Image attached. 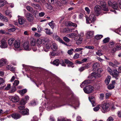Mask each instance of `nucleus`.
I'll use <instances>...</instances> for the list:
<instances>
[{
	"instance_id": "nucleus-31",
	"label": "nucleus",
	"mask_w": 121,
	"mask_h": 121,
	"mask_svg": "<svg viewBox=\"0 0 121 121\" xmlns=\"http://www.w3.org/2000/svg\"><path fill=\"white\" fill-rule=\"evenodd\" d=\"M111 77L110 76H108V78L105 80V82L107 85H108L110 81V79Z\"/></svg>"
},
{
	"instance_id": "nucleus-25",
	"label": "nucleus",
	"mask_w": 121,
	"mask_h": 121,
	"mask_svg": "<svg viewBox=\"0 0 121 121\" xmlns=\"http://www.w3.org/2000/svg\"><path fill=\"white\" fill-rule=\"evenodd\" d=\"M18 22L20 24L22 25L25 23V21L23 18L21 17L18 18Z\"/></svg>"
},
{
	"instance_id": "nucleus-46",
	"label": "nucleus",
	"mask_w": 121,
	"mask_h": 121,
	"mask_svg": "<svg viewBox=\"0 0 121 121\" xmlns=\"http://www.w3.org/2000/svg\"><path fill=\"white\" fill-rule=\"evenodd\" d=\"M101 52V50H98L97 52H96V54L99 56H101L102 55V54Z\"/></svg>"
},
{
	"instance_id": "nucleus-18",
	"label": "nucleus",
	"mask_w": 121,
	"mask_h": 121,
	"mask_svg": "<svg viewBox=\"0 0 121 121\" xmlns=\"http://www.w3.org/2000/svg\"><path fill=\"white\" fill-rule=\"evenodd\" d=\"M16 41L13 38H10L8 41V43L9 45L13 46Z\"/></svg>"
},
{
	"instance_id": "nucleus-53",
	"label": "nucleus",
	"mask_w": 121,
	"mask_h": 121,
	"mask_svg": "<svg viewBox=\"0 0 121 121\" xmlns=\"http://www.w3.org/2000/svg\"><path fill=\"white\" fill-rule=\"evenodd\" d=\"M38 32L40 33L41 31L43 30V28L41 26H38L37 27Z\"/></svg>"
},
{
	"instance_id": "nucleus-2",
	"label": "nucleus",
	"mask_w": 121,
	"mask_h": 121,
	"mask_svg": "<svg viewBox=\"0 0 121 121\" xmlns=\"http://www.w3.org/2000/svg\"><path fill=\"white\" fill-rule=\"evenodd\" d=\"M85 92L87 94L91 93L94 91V87L91 86L89 85L86 86L83 88Z\"/></svg>"
},
{
	"instance_id": "nucleus-45",
	"label": "nucleus",
	"mask_w": 121,
	"mask_h": 121,
	"mask_svg": "<svg viewBox=\"0 0 121 121\" xmlns=\"http://www.w3.org/2000/svg\"><path fill=\"white\" fill-rule=\"evenodd\" d=\"M6 68L10 70H13L14 69L13 67L11 65H7L6 66Z\"/></svg>"
},
{
	"instance_id": "nucleus-7",
	"label": "nucleus",
	"mask_w": 121,
	"mask_h": 121,
	"mask_svg": "<svg viewBox=\"0 0 121 121\" xmlns=\"http://www.w3.org/2000/svg\"><path fill=\"white\" fill-rule=\"evenodd\" d=\"M101 7V9L104 11H109V9L108 7L106 5L105 3H104L103 4L101 3L100 4Z\"/></svg>"
},
{
	"instance_id": "nucleus-28",
	"label": "nucleus",
	"mask_w": 121,
	"mask_h": 121,
	"mask_svg": "<svg viewBox=\"0 0 121 121\" xmlns=\"http://www.w3.org/2000/svg\"><path fill=\"white\" fill-rule=\"evenodd\" d=\"M112 7L114 9H116L118 7V4L116 2H114L112 5Z\"/></svg>"
},
{
	"instance_id": "nucleus-20",
	"label": "nucleus",
	"mask_w": 121,
	"mask_h": 121,
	"mask_svg": "<svg viewBox=\"0 0 121 121\" xmlns=\"http://www.w3.org/2000/svg\"><path fill=\"white\" fill-rule=\"evenodd\" d=\"M93 32L92 31H89L86 34V37L87 38L89 39L92 37L93 35Z\"/></svg>"
},
{
	"instance_id": "nucleus-33",
	"label": "nucleus",
	"mask_w": 121,
	"mask_h": 121,
	"mask_svg": "<svg viewBox=\"0 0 121 121\" xmlns=\"http://www.w3.org/2000/svg\"><path fill=\"white\" fill-rule=\"evenodd\" d=\"M45 31L46 34L48 35H50L52 34V33L51 32L50 30L48 28H45Z\"/></svg>"
},
{
	"instance_id": "nucleus-21",
	"label": "nucleus",
	"mask_w": 121,
	"mask_h": 121,
	"mask_svg": "<svg viewBox=\"0 0 121 121\" xmlns=\"http://www.w3.org/2000/svg\"><path fill=\"white\" fill-rule=\"evenodd\" d=\"M97 73H93L91 75L88 77L92 81L95 79L96 77Z\"/></svg>"
},
{
	"instance_id": "nucleus-23",
	"label": "nucleus",
	"mask_w": 121,
	"mask_h": 121,
	"mask_svg": "<svg viewBox=\"0 0 121 121\" xmlns=\"http://www.w3.org/2000/svg\"><path fill=\"white\" fill-rule=\"evenodd\" d=\"M31 5L35 8L37 9H40V6L38 4H35L34 3H31Z\"/></svg>"
},
{
	"instance_id": "nucleus-1",
	"label": "nucleus",
	"mask_w": 121,
	"mask_h": 121,
	"mask_svg": "<svg viewBox=\"0 0 121 121\" xmlns=\"http://www.w3.org/2000/svg\"><path fill=\"white\" fill-rule=\"evenodd\" d=\"M109 106L110 105L108 103H104L102 104L101 107L102 112L104 113H105L109 111L110 110Z\"/></svg>"
},
{
	"instance_id": "nucleus-59",
	"label": "nucleus",
	"mask_w": 121,
	"mask_h": 121,
	"mask_svg": "<svg viewBox=\"0 0 121 121\" xmlns=\"http://www.w3.org/2000/svg\"><path fill=\"white\" fill-rule=\"evenodd\" d=\"M79 54L76 53L73 56V58L74 59H78L79 58Z\"/></svg>"
},
{
	"instance_id": "nucleus-32",
	"label": "nucleus",
	"mask_w": 121,
	"mask_h": 121,
	"mask_svg": "<svg viewBox=\"0 0 121 121\" xmlns=\"http://www.w3.org/2000/svg\"><path fill=\"white\" fill-rule=\"evenodd\" d=\"M45 5L47 8L50 10H52V6L50 4L46 3L45 4Z\"/></svg>"
},
{
	"instance_id": "nucleus-11",
	"label": "nucleus",
	"mask_w": 121,
	"mask_h": 121,
	"mask_svg": "<svg viewBox=\"0 0 121 121\" xmlns=\"http://www.w3.org/2000/svg\"><path fill=\"white\" fill-rule=\"evenodd\" d=\"M95 16L93 14H91L89 16V20L91 23H94L96 20Z\"/></svg>"
},
{
	"instance_id": "nucleus-3",
	"label": "nucleus",
	"mask_w": 121,
	"mask_h": 121,
	"mask_svg": "<svg viewBox=\"0 0 121 121\" xmlns=\"http://www.w3.org/2000/svg\"><path fill=\"white\" fill-rule=\"evenodd\" d=\"M52 37L54 39L56 40L60 43L67 46H70L68 45L66 43L61 39L56 34L54 33L53 34Z\"/></svg>"
},
{
	"instance_id": "nucleus-60",
	"label": "nucleus",
	"mask_w": 121,
	"mask_h": 121,
	"mask_svg": "<svg viewBox=\"0 0 121 121\" xmlns=\"http://www.w3.org/2000/svg\"><path fill=\"white\" fill-rule=\"evenodd\" d=\"M85 10L87 12V14H89L90 13V11L88 7H86L85 8Z\"/></svg>"
},
{
	"instance_id": "nucleus-63",
	"label": "nucleus",
	"mask_w": 121,
	"mask_h": 121,
	"mask_svg": "<svg viewBox=\"0 0 121 121\" xmlns=\"http://www.w3.org/2000/svg\"><path fill=\"white\" fill-rule=\"evenodd\" d=\"M37 117L36 116H35L33 117L31 121H37Z\"/></svg>"
},
{
	"instance_id": "nucleus-24",
	"label": "nucleus",
	"mask_w": 121,
	"mask_h": 121,
	"mask_svg": "<svg viewBox=\"0 0 121 121\" xmlns=\"http://www.w3.org/2000/svg\"><path fill=\"white\" fill-rule=\"evenodd\" d=\"M0 19L5 22H7L8 21L7 18L1 14L0 16Z\"/></svg>"
},
{
	"instance_id": "nucleus-5",
	"label": "nucleus",
	"mask_w": 121,
	"mask_h": 121,
	"mask_svg": "<svg viewBox=\"0 0 121 121\" xmlns=\"http://www.w3.org/2000/svg\"><path fill=\"white\" fill-rule=\"evenodd\" d=\"M25 16L27 20L29 22H32L34 19L33 15L30 13H27L25 15Z\"/></svg>"
},
{
	"instance_id": "nucleus-35",
	"label": "nucleus",
	"mask_w": 121,
	"mask_h": 121,
	"mask_svg": "<svg viewBox=\"0 0 121 121\" xmlns=\"http://www.w3.org/2000/svg\"><path fill=\"white\" fill-rule=\"evenodd\" d=\"M5 13L6 14L8 15L10 17V18L12 17L11 12L10 10H7L5 11Z\"/></svg>"
},
{
	"instance_id": "nucleus-55",
	"label": "nucleus",
	"mask_w": 121,
	"mask_h": 121,
	"mask_svg": "<svg viewBox=\"0 0 121 121\" xmlns=\"http://www.w3.org/2000/svg\"><path fill=\"white\" fill-rule=\"evenodd\" d=\"M53 21H52L51 22H49L48 24L49 25L52 29H53L54 28V26L53 25Z\"/></svg>"
},
{
	"instance_id": "nucleus-52",
	"label": "nucleus",
	"mask_w": 121,
	"mask_h": 121,
	"mask_svg": "<svg viewBox=\"0 0 121 121\" xmlns=\"http://www.w3.org/2000/svg\"><path fill=\"white\" fill-rule=\"evenodd\" d=\"M63 40L66 42H69L70 39L66 37H64L63 38Z\"/></svg>"
},
{
	"instance_id": "nucleus-10",
	"label": "nucleus",
	"mask_w": 121,
	"mask_h": 121,
	"mask_svg": "<svg viewBox=\"0 0 121 121\" xmlns=\"http://www.w3.org/2000/svg\"><path fill=\"white\" fill-rule=\"evenodd\" d=\"M20 45V42L19 41H16L13 45L14 49L15 50L19 48Z\"/></svg>"
},
{
	"instance_id": "nucleus-19",
	"label": "nucleus",
	"mask_w": 121,
	"mask_h": 121,
	"mask_svg": "<svg viewBox=\"0 0 121 121\" xmlns=\"http://www.w3.org/2000/svg\"><path fill=\"white\" fill-rule=\"evenodd\" d=\"M112 72L114 74L113 75H112L113 77L117 79H118V76L119 73L118 71L116 69H115L113 70Z\"/></svg>"
},
{
	"instance_id": "nucleus-8",
	"label": "nucleus",
	"mask_w": 121,
	"mask_h": 121,
	"mask_svg": "<svg viewBox=\"0 0 121 121\" xmlns=\"http://www.w3.org/2000/svg\"><path fill=\"white\" fill-rule=\"evenodd\" d=\"M49 44L48 42H45L43 45V50L46 52H48L50 48Z\"/></svg>"
},
{
	"instance_id": "nucleus-27",
	"label": "nucleus",
	"mask_w": 121,
	"mask_h": 121,
	"mask_svg": "<svg viewBox=\"0 0 121 121\" xmlns=\"http://www.w3.org/2000/svg\"><path fill=\"white\" fill-rule=\"evenodd\" d=\"M60 63V61L58 59H56L53 61V64L56 66H58Z\"/></svg>"
},
{
	"instance_id": "nucleus-56",
	"label": "nucleus",
	"mask_w": 121,
	"mask_h": 121,
	"mask_svg": "<svg viewBox=\"0 0 121 121\" xmlns=\"http://www.w3.org/2000/svg\"><path fill=\"white\" fill-rule=\"evenodd\" d=\"M45 14V13L43 12H41L39 13V17H43Z\"/></svg>"
},
{
	"instance_id": "nucleus-13",
	"label": "nucleus",
	"mask_w": 121,
	"mask_h": 121,
	"mask_svg": "<svg viewBox=\"0 0 121 121\" xmlns=\"http://www.w3.org/2000/svg\"><path fill=\"white\" fill-rule=\"evenodd\" d=\"M19 112L23 115H27L29 114V110L27 109H24Z\"/></svg>"
},
{
	"instance_id": "nucleus-42",
	"label": "nucleus",
	"mask_w": 121,
	"mask_h": 121,
	"mask_svg": "<svg viewBox=\"0 0 121 121\" xmlns=\"http://www.w3.org/2000/svg\"><path fill=\"white\" fill-rule=\"evenodd\" d=\"M19 82L18 80H15L13 83V87H15L17 86L19 84Z\"/></svg>"
},
{
	"instance_id": "nucleus-26",
	"label": "nucleus",
	"mask_w": 121,
	"mask_h": 121,
	"mask_svg": "<svg viewBox=\"0 0 121 121\" xmlns=\"http://www.w3.org/2000/svg\"><path fill=\"white\" fill-rule=\"evenodd\" d=\"M52 48L53 51H56L58 49L57 44L55 43H53L52 46Z\"/></svg>"
},
{
	"instance_id": "nucleus-48",
	"label": "nucleus",
	"mask_w": 121,
	"mask_h": 121,
	"mask_svg": "<svg viewBox=\"0 0 121 121\" xmlns=\"http://www.w3.org/2000/svg\"><path fill=\"white\" fill-rule=\"evenodd\" d=\"M26 8L30 12H32L33 10V8L29 6H26Z\"/></svg>"
},
{
	"instance_id": "nucleus-17",
	"label": "nucleus",
	"mask_w": 121,
	"mask_h": 121,
	"mask_svg": "<svg viewBox=\"0 0 121 121\" xmlns=\"http://www.w3.org/2000/svg\"><path fill=\"white\" fill-rule=\"evenodd\" d=\"M91 80L90 79L89 80H86L84 81L83 82H82L81 84L80 85V86L82 88L83 86L89 84L91 82Z\"/></svg>"
},
{
	"instance_id": "nucleus-64",
	"label": "nucleus",
	"mask_w": 121,
	"mask_h": 121,
	"mask_svg": "<svg viewBox=\"0 0 121 121\" xmlns=\"http://www.w3.org/2000/svg\"><path fill=\"white\" fill-rule=\"evenodd\" d=\"M113 121V118L111 117H110L107 119V121Z\"/></svg>"
},
{
	"instance_id": "nucleus-57",
	"label": "nucleus",
	"mask_w": 121,
	"mask_h": 121,
	"mask_svg": "<svg viewBox=\"0 0 121 121\" xmlns=\"http://www.w3.org/2000/svg\"><path fill=\"white\" fill-rule=\"evenodd\" d=\"M90 65V64L88 63L86 64L85 66H83L84 69L88 68L89 67Z\"/></svg>"
},
{
	"instance_id": "nucleus-62",
	"label": "nucleus",
	"mask_w": 121,
	"mask_h": 121,
	"mask_svg": "<svg viewBox=\"0 0 121 121\" xmlns=\"http://www.w3.org/2000/svg\"><path fill=\"white\" fill-rule=\"evenodd\" d=\"M24 108L25 107L23 105L21 106H19L18 107V108L19 109V111L23 110L24 109Z\"/></svg>"
},
{
	"instance_id": "nucleus-49",
	"label": "nucleus",
	"mask_w": 121,
	"mask_h": 121,
	"mask_svg": "<svg viewBox=\"0 0 121 121\" xmlns=\"http://www.w3.org/2000/svg\"><path fill=\"white\" fill-rule=\"evenodd\" d=\"M73 51L74 49H73L71 48L68 51L67 53L69 55H72L73 54V52H72V51Z\"/></svg>"
},
{
	"instance_id": "nucleus-43",
	"label": "nucleus",
	"mask_w": 121,
	"mask_h": 121,
	"mask_svg": "<svg viewBox=\"0 0 121 121\" xmlns=\"http://www.w3.org/2000/svg\"><path fill=\"white\" fill-rule=\"evenodd\" d=\"M5 82V81L3 78H0V85H4Z\"/></svg>"
},
{
	"instance_id": "nucleus-54",
	"label": "nucleus",
	"mask_w": 121,
	"mask_h": 121,
	"mask_svg": "<svg viewBox=\"0 0 121 121\" xmlns=\"http://www.w3.org/2000/svg\"><path fill=\"white\" fill-rule=\"evenodd\" d=\"M60 63L62 66H65L66 65L64 63L63 60H61L60 61Z\"/></svg>"
},
{
	"instance_id": "nucleus-61",
	"label": "nucleus",
	"mask_w": 121,
	"mask_h": 121,
	"mask_svg": "<svg viewBox=\"0 0 121 121\" xmlns=\"http://www.w3.org/2000/svg\"><path fill=\"white\" fill-rule=\"evenodd\" d=\"M15 30L16 29L14 28H12L8 29V31L10 32H13L15 31Z\"/></svg>"
},
{
	"instance_id": "nucleus-22",
	"label": "nucleus",
	"mask_w": 121,
	"mask_h": 121,
	"mask_svg": "<svg viewBox=\"0 0 121 121\" xmlns=\"http://www.w3.org/2000/svg\"><path fill=\"white\" fill-rule=\"evenodd\" d=\"M66 25L68 26H72L75 27H77V25L75 23H73L71 22H68L66 23Z\"/></svg>"
},
{
	"instance_id": "nucleus-47",
	"label": "nucleus",
	"mask_w": 121,
	"mask_h": 121,
	"mask_svg": "<svg viewBox=\"0 0 121 121\" xmlns=\"http://www.w3.org/2000/svg\"><path fill=\"white\" fill-rule=\"evenodd\" d=\"M66 36L70 38H72L74 36V33H71L69 34H67Z\"/></svg>"
},
{
	"instance_id": "nucleus-58",
	"label": "nucleus",
	"mask_w": 121,
	"mask_h": 121,
	"mask_svg": "<svg viewBox=\"0 0 121 121\" xmlns=\"http://www.w3.org/2000/svg\"><path fill=\"white\" fill-rule=\"evenodd\" d=\"M83 49L82 48H77L75 50L74 52H78L83 50Z\"/></svg>"
},
{
	"instance_id": "nucleus-29",
	"label": "nucleus",
	"mask_w": 121,
	"mask_h": 121,
	"mask_svg": "<svg viewBox=\"0 0 121 121\" xmlns=\"http://www.w3.org/2000/svg\"><path fill=\"white\" fill-rule=\"evenodd\" d=\"M7 4H8V3L6 1H0V7H3Z\"/></svg>"
},
{
	"instance_id": "nucleus-14",
	"label": "nucleus",
	"mask_w": 121,
	"mask_h": 121,
	"mask_svg": "<svg viewBox=\"0 0 121 121\" xmlns=\"http://www.w3.org/2000/svg\"><path fill=\"white\" fill-rule=\"evenodd\" d=\"M89 100L93 106H94L96 105L94 97L92 96H90L89 97Z\"/></svg>"
},
{
	"instance_id": "nucleus-36",
	"label": "nucleus",
	"mask_w": 121,
	"mask_h": 121,
	"mask_svg": "<svg viewBox=\"0 0 121 121\" xmlns=\"http://www.w3.org/2000/svg\"><path fill=\"white\" fill-rule=\"evenodd\" d=\"M65 62L66 64H69L70 65H72L73 64L72 62L67 59H65Z\"/></svg>"
},
{
	"instance_id": "nucleus-44",
	"label": "nucleus",
	"mask_w": 121,
	"mask_h": 121,
	"mask_svg": "<svg viewBox=\"0 0 121 121\" xmlns=\"http://www.w3.org/2000/svg\"><path fill=\"white\" fill-rule=\"evenodd\" d=\"M107 70L108 72H109L110 74L112 75H113L114 74L112 72V70L109 67H108L107 69Z\"/></svg>"
},
{
	"instance_id": "nucleus-30",
	"label": "nucleus",
	"mask_w": 121,
	"mask_h": 121,
	"mask_svg": "<svg viewBox=\"0 0 121 121\" xmlns=\"http://www.w3.org/2000/svg\"><path fill=\"white\" fill-rule=\"evenodd\" d=\"M27 90L26 89H23L22 90H20L19 91V92L20 94L22 95H23L26 93L27 92Z\"/></svg>"
},
{
	"instance_id": "nucleus-12",
	"label": "nucleus",
	"mask_w": 121,
	"mask_h": 121,
	"mask_svg": "<svg viewBox=\"0 0 121 121\" xmlns=\"http://www.w3.org/2000/svg\"><path fill=\"white\" fill-rule=\"evenodd\" d=\"M10 100L13 102H17L19 101V98L17 96H13L11 97Z\"/></svg>"
},
{
	"instance_id": "nucleus-6",
	"label": "nucleus",
	"mask_w": 121,
	"mask_h": 121,
	"mask_svg": "<svg viewBox=\"0 0 121 121\" xmlns=\"http://www.w3.org/2000/svg\"><path fill=\"white\" fill-rule=\"evenodd\" d=\"M23 47L26 50L30 51L31 50L30 48L29 47V44L28 41H26L24 43Z\"/></svg>"
},
{
	"instance_id": "nucleus-38",
	"label": "nucleus",
	"mask_w": 121,
	"mask_h": 121,
	"mask_svg": "<svg viewBox=\"0 0 121 121\" xmlns=\"http://www.w3.org/2000/svg\"><path fill=\"white\" fill-rule=\"evenodd\" d=\"M101 107V105H98L95 107L93 108L94 110L95 111H98Z\"/></svg>"
},
{
	"instance_id": "nucleus-16",
	"label": "nucleus",
	"mask_w": 121,
	"mask_h": 121,
	"mask_svg": "<svg viewBox=\"0 0 121 121\" xmlns=\"http://www.w3.org/2000/svg\"><path fill=\"white\" fill-rule=\"evenodd\" d=\"M99 66V64L98 63H96L94 64L93 66L92 70L93 71H97Z\"/></svg>"
},
{
	"instance_id": "nucleus-34",
	"label": "nucleus",
	"mask_w": 121,
	"mask_h": 121,
	"mask_svg": "<svg viewBox=\"0 0 121 121\" xmlns=\"http://www.w3.org/2000/svg\"><path fill=\"white\" fill-rule=\"evenodd\" d=\"M6 60H4L0 61V66H3L4 64L6 63Z\"/></svg>"
},
{
	"instance_id": "nucleus-50",
	"label": "nucleus",
	"mask_w": 121,
	"mask_h": 121,
	"mask_svg": "<svg viewBox=\"0 0 121 121\" xmlns=\"http://www.w3.org/2000/svg\"><path fill=\"white\" fill-rule=\"evenodd\" d=\"M16 90V87H13V88L10 90L9 92L10 93H13Z\"/></svg>"
},
{
	"instance_id": "nucleus-41",
	"label": "nucleus",
	"mask_w": 121,
	"mask_h": 121,
	"mask_svg": "<svg viewBox=\"0 0 121 121\" xmlns=\"http://www.w3.org/2000/svg\"><path fill=\"white\" fill-rule=\"evenodd\" d=\"M114 86L112 84H110L108 86V88L109 90H111L114 88Z\"/></svg>"
},
{
	"instance_id": "nucleus-37",
	"label": "nucleus",
	"mask_w": 121,
	"mask_h": 121,
	"mask_svg": "<svg viewBox=\"0 0 121 121\" xmlns=\"http://www.w3.org/2000/svg\"><path fill=\"white\" fill-rule=\"evenodd\" d=\"M110 40V38L108 37L105 38L103 40V43H107L109 42Z\"/></svg>"
},
{
	"instance_id": "nucleus-39",
	"label": "nucleus",
	"mask_w": 121,
	"mask_h": 121,
	"mask_svg": "<svg viewBox=\"0 0 121 121\" xmlns=\"http://www.w3.org/2000/svg\"><path fill=\"white\" fill-rule=\"evenodd\" d=\"M30 44L31 46H34L35 44V40L33 39L32 40L31 39Z\"/></svg>"
},
{
	"instance_id": "nucleus-9",
	"label": "nucleus",
	"mask_w": 121,
	"mask_h": 121,
	"mask_svg": "<svg viewBox=\"0 0 121 121\" xmlns=\"http://www.w3.org/2000/svg\"><path fill=\"white\" fill-rule=\"evenodd\" d=\"M1 45L0 47L2 48H5L7 47V44L6 41L4 39H2L1 41Z\"/></svg>"
},
{
	"instance_id": "nucleus-40",
	"label": "nucleus",
	"mask_w": 121,
	"mask_h": 121,
	"mask_svg": "<svg viewBox=\"0 0 121 121\" xmlns=\"http://www.w3.org/2000/svg\"><path fill=\"white\" fill-rule=\"evenodd\" d=\"M103 37V36L101 35H96L95 37V39L99 40L100 39Z\"/></svg>"
},
{
	"instance_id": "nucleus-15",
	"label": "nucleus",
	"mask_w": 121,
	"mask_h": 121,
	"mask_svg": "<svg viewBox=\"0 0 121 121\" xmlns=\"http://www.w3.org/2000/svg\"><path fill=\"white\" fill-rule=\"evenodd\" d=\"M11 117L15 119L19 118L21 117L20 114L17 113H14L11 115Z\"/></svg>"
},
{
	"instance_id": "nucleus-51",
	"label": "nucleus",
	"mask_w": 121,
	"mask_h": 121,
	"mask_svg": "<svg viewBox=\"0 0 121 121\" xmlns=\"http://www.w3.org/2000/svg\"><path fill=\"white\" fill-rule=\"evenodd\" d=\"M114 44V42H110L109 43V48H112L113 47Z\"/></svg>"
},
{
	"instance_id": "nucleus-4",
	"label": "nucleus",
	"mask_w": 121,
	"mask_h": 121,
	"mask_svg": "<svg viewBox=\"0 0 121 121\" xmlns=\"http://www.w3.org/2000/svg\"><path fill=\"white\" fill-rule=\"evenodd\" d=\"M94 9L95 13L97 16H99L102 12L101 7L99 5H96L94 8Z\"/></svg>"
}]
</instances>
